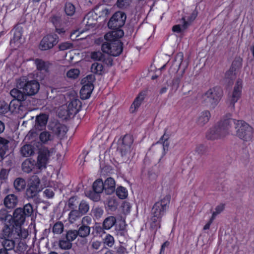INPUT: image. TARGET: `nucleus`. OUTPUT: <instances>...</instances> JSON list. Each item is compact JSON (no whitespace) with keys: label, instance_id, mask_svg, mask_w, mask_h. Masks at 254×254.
<instances>
[{"label":"nucleus","instance_id":"nucleus-47","mask_svg":"<svg viewBox=\"0 0 254 254\" xmlns=\"http://www.w3.org/2000/svg\"><path fill=\"white\" fill-rule=\"evenodd\" d=\"M78 236L77 230H69L66 233L65 239H67L71 243Z\"/></svg>","mask_w":254,"mask_h":254},{"label":"nucleus","instance_id":"nucleus-27","mask_svg":"<svg viewBox=\"0 0 254 254\" xmlns=\"http://www.w3.org/2000/svg\"><path fill=\"white\" fill-rule=\"evenodd\" d=\"M13 239L1 238V244L2 249L6 250L7 252L13 250L15 247V242Z\"/></svg>","mask_w":254,"mask_h":254},{"label":"nucleus","instance_id":"nucleus-24","mask_svg":"<svg viewBox=\"0 0 254 254\" xmlns=\"http://www.w3.org/2000/svg\"><path fill=\"white\" fill-rule=\"evenodd\" d=\"M35 64L38 70L44 73H48L49 72L51 64L48 62L36 59L35 60Z\"/></svg>","mask_w":254,"mask_h":254},{"label":"nucleus","instance_id":"nucleus-44","mask_svg":"<svg viewBox=\"0 0 254 254\" xmlns=\"http://www.w3.org/2000/svg\"><path fill=\"white\" fill-rule=\"evenodd\" d=\"M22 210L23 211V213L26 217L30 216L33 213V208L32 204L28 203L24 205L23 208H22Z\"/></svg>","mask_w":254,"mask_h":254},{"label":"nucleus","instance_id":"nucleus-59","mask_svg":"<svg viewBox=\"0 0 254 254\" xmlns=\"http://www.w3.org/2000/svg\"><path fill=\"white\" fill-rule=\"evenodd\" d=\"M59 49L61 51H64L73 48V45L69 42H64L60 44L59 46Z\"/></svg>","mask_w":254,"mask_h":254},{"label":"nucleus","instance_id":"nucleus-34","mask_svg":"<svg viewBox=\"0 0 254 254\" xmlns=\"http://www.w3.org/2000/svg\"><path fill=\"white\" fill-rule=\"evenodd\" d=\"M13 185L15 189L18 191H20L25 189L26 182L23 179L18 178L14 181Z\"/></svg>","mask_w":254,"mask_h":254},{"label":"nucleus","instance_id":"nucleus-2","mask_svg":"<svg viewBox=\"0 0 254 254\" xmlns=\"http://www.w3.org/2000/svg\"><path fill=\"white\" fill-rule=\"evenodd\" d=\"M170 196L166 195L160 200L156 202L151 210V217L149 221L150 228L156 231L160 228L161 220L162 216L168 208L170 203Z\"/></svg>","mask_w":254,"mask_h":254},{"label":"nucleus","instance_id":"nucleus-51","mask_svg":"<svg viewBox=\"0 0 254 254\" xmlns=\"http://www.w3.org/2000/svg\"><path fill=\"white\" fill-rule=\"evenodd\" d=\"M78 204V201L77 200V197L76 196H73L70 197L69 199L67 205L69 208L73 210L76 208Z\"/></svg>","mask_w":254,"mask_h":254},{"label":"nucleus","instance_id":"nucleus-49","mask_svg":"<svg viewBox=\"0 0 254 254\" xmlns=\"http://www.w3.org/2000/svg\"><path fill=\"white\" fill-rule=\"evenodd\" d=\"M92 213L94 217L96 219H98L102 217L104 213L103 209L99 207H96L94 208L92 210Z\"/></svg>","mask_w":254,"mask_h":254},{"label":"nucleus","instance_id":"nucleus-64","mask_svg":"<svg viewBox=\"0 0 254 254\" xmlns=\"http://www.w3.org/2000/svg\"><path fill=\"white\" fill-rule=\"evenodd\" d=\"M8 171L5 169H2L0 172V179L4 180L7 178Z\"/></svg>","mask_w":254,"mask_h":254},{"label":"nucleus","instance_id":"nucleus-40","mask_svg":"<svg viewBox=\"0 0 254 254\" xmlns=\"http://www.w3.org/2000/svg\"><path fill=\"white\" fill-rule=\"evenodd\" d=\"M59 246L62 250H69L72 247V243L65 238L60 240Z\"/></svg>","mask_w":254,"mask_h":254},{"label":"nucleus","instance_id":"nucleus-58","mask_svg":"<svg viewBox=\"0 0 254 254\" xmlns=\"http://www.w3.org/2000/svg\"><path fill=\"white\" fill-rule=\"evenodd\" d=\"M21 36L22 34L20 30H14L13 38L10 40V44H12V42L15 43V42L19 40L20 39Z\"/></svg>","mask_w":254,"mask_h":254},{"label":"nucleus","instance_id":"nucleus-60","mask_svg":"<svg viewBox=\"0 0 254 254\" xmlns=\"http://www.w3.org/2000/svg\"><path fill=\"white\" fill-rule=\"evenodd\" d=\"M51 21L55 26V27H57L61 25V17L58 16L54 15L51 18Z\"/></svg>","mask_w":254,"mask_h":254},{"label":"nucleus","instance_id":"nucleus-4","mask_svg":"<svg viewBox=\"0 0 254 254\" xmlns=\"http://www.w3.org/2000/svg\"><path fill=\"white\" fill-rule=\"evenodd\" d=\"M9 224L5 225L2 230L1 238L14 239H24L28 235V231L25 229H20L9 221Z\"/></svg>","mask_w":254,"mask_h":254},{"label":"nucleus","instance_id":"nucleus-46","mask_svg":"<svg viewBox=\"0 0 254 254\" xmlns=\"http://www.w3.org/2000/svg\"><path fill=\"white\" fill-rule=\"evenodd\" d=\"M107 205L110 210H114L117 208L118 202L114 197H110L108 199Z\"/></svg>","mask_w":254,"mask_h":254},{"label":"nucleus","instance_id":"nucleus-50","mask_svg":"<svg viewBox=\"0 0 254 254\" xmlns=\"http://www.w3.org/2000/svg\"><path fill=\"white\" fill-rule=\"evenodd\" d=\"M80 71L78 69L73 68L68 70L66 73V76L68 78L75 79L79 75Z\"/></svg>","mask_w":254,"mask_h":254},{"label":"nucleus","instance_id":"nucleus-13","mask_svg":"<svg viewBox=\"0 0 254 254\" xmlns=\"http://www.w3.org/2000/svg\"><path fill=\"white\" fill-rule=\"evenodd\" d=\"M23 212V211L22 210V208L19 207L16 208L13 213V216L11 219L9 220L11 223L20 229H22L21 226L24 224L26 217Z\"/></svg>","mask_w":254,"mask_h":254},{"label":"nucleus","instance_id":"nucleus-7","mask_svg":"<svg viewBox=\"0 0 254 254\" xmlns=\"http://www.w3.org/2000/svg\"><path fill=\"white\" fill-rule=\"evenodd\" d=\"M101 49L105 53L114 57L118 56L122 52V43L119 40L107 41L102 44Z\"/></svg>","mask_w":254,"mask_h":254},{"label":"nucleus","instance_id":"nucleus-8","mask_svg":"<svg viewBox=\"0 0 254 254\" xmlns=\"http://www.w3.org/2000/svg\"><path fill=\"white\" fill-rule=\"evenodd\" d=\"M243 88V81L241 79H239L232 93L228 95V107L231 110L235 108V104L237 102L241 96L242 90Z\"/></svg>","mask_w":254,"mask_h":254},{"label":"nucleus","instance_id":"nucleus-61","mask_svg":"<svg viewBox=\"0 0 254 254\" xmlns=\"http://www.w3.org/2000/svg\"><path fill=\"white\" fill-rule=\"evenodd\" d=\"M92 223V218L90 216H84L81 221V225L83 226H89Z\"/></svg>","mask_w":254,"mask_h":254},{"label":"nucleus","instance_id":"nucleus-53","mask_svg":"<svg viewBox=\"0 0 254 254\" xmlns=\"http://www.w3.org/2000/svg\"><path fill=\"white\" fill-rule=\"evenodd\" d=\"M16 100H12L8 105L9 111L11 112H16V110L19 108V104L18 102L19 101H18L17 99Z\"/></svg>","mask_w":254,"mask_h":254},{"label":"nucleus","instance_id":"nucleus-43","mask_svg":"<svg viewBox=\"0 0 254 254\" xmlns=\"http://www.w3.org/2000/svg\"><path fill=\"white\" fill-rule=\"evenodd\" d=\"M40 179L37 176H32L29 182L28 186L30 187H33L34 188H36L37 189H39V185H40Z\"/></svg>","mask_w":254,"mask_h":254},{"label":"nucleus","instance_id":"nucleus-31","mask_svg":"<svg viewBox=\"0 0 254 254\" xmlns=\"http://www.w3.org/2000/svg\"><path fill=\"white\" fill-rule=\"evenodd\" d=\"M116 223V219L114 216H110L107 217L103 223V228L106 230H109Z\"/></svg>","mask_w":254,"mask_h":254},{"label":"nucleus","instance_id":"nucleus-57","mask_svg":"<svg viewBox=\"0 0 254 254\" xmlns=\"http://www.w3.org/2000/svg\"><path fill=\"white\" fill-rule=\"evenodd\" d=\"M45 196L48 198H52L54 196V189L52 188H46L43 191Z\"/></svg>","mask_w":254,"mask_h":254},{"label":"nucleus","instance_id":"nucleus-42","mask_svg":"<svg viewBox=\"0 0 254 254\" xmlns=\"http://www.w3.org/2000/svg\"><path fill=\"white\" fill-rule=\"evenodd\" d=\"M64 226L62 222H57L53 226V232L55 234H61L64 231Z\"/></svg>","mask_w":254,"mask_h":254},{"label":"nucleus","instance_id":"nucleus-45","mask_svg":"<svg viewBox=\"0 0 254 254\" xmlns=\"http://www.w3.org/2000/svg\"><path fill=\"white\" fill-rule=\"evenodd\" d=\"M116 194L121 199H125L127 196V191L123 187H119L116 190Z\"/></svg>","mask_w":254,"mask_h":254},{"label":"nucleus","instance_id":"nucleus-39","mask_svg":"<svg viewBox=\"0 0 254 254\" xmlns=\"http://www.w3.org/2000/svg\"><path fill=\"white\" fill-rule=\"evenodd\" d=\"M91 70L93 73L102 74L103 73V65L100 63H94L91 65Z\"/></svg>","mask_w":254,"mask_h":254},{"label":"nucleus","instance_id":"nucleus-62","mask_svg":"<svg viewBox=\"0 0 254 254\" xmlns=\"http://www.w3.org/2000/svg\"><path fill=\"white\" fill-rule=\"evenodd\" d=\"M95 80V76L94 75L90 74L87 75L85 78L82 80L83 83H91L93 84V82Z\"/></svg>","mask_w":254,"mask_h":254},{"label":"nucleus","instance_id":"nucleus-52","mask_svg":"<svg viewBox=\"0 0 254 254\" xmlns=\"http://www.w3.org/2000/svg\"><path fill=\"white\" fill-rule=\"evenodd\" d=\"M91 58L95 61H101L104 60V56L99 51L93 52L91 54Z\"/></svg>","mask_w":254,"mask_h":254},{"label":"nucleus","instance_id":"nucleus-41","mask_svg":"<svg viewBox=\"0 0 254 254\" xmlns=\"http://www.w3.org/2000/svg\"><path fill=\"white\" fill-rule=\"evenodd\" d=\"M89 210L88 203L85 200H82L78 205V211L82 215L86 214Z\"/></svg>","mask_w":254,"mask_h":254},{"label":"nucleus","instance_id":"nucleus-1","mask_svg":"<svg viewBox=\"0 0 254 254\" xmlns=\"http://www.w3.org/2000/svg\"><path fill=\"white\" fill-rule=\"evenodd\" d=\"M40 84L36 80H29L26 77L20 78L17 81L16 88L10 90V95L18 101H25L29 96L38 93Z\"/></svg>","mask_w":254,"mask_h":254},{"label":"nucleus","instance_id":"nucleus-30","mask_svg":"<svg viewBox=\"0 0 254 254\" xmlns=\"http://www.w3.org/2000/svg\"><path fill=\"white\" fill-rule=\"evenodd\" d=\"M34 153L33 147L31 145H24L20 149V154L24 157H29L33 155Z\"/></svg>","mask_w":254,"mask_h":254},{"label":"nucleus","instance_id":"nucleus-54","mask_svg":"<svg viewBox=\"0 0 254 254\" xmlns=\"http://www.w3.org/2000/svg\"><path fill=\"white\" fill-rule=\"evenodd\" d=\"M131 2V0H118L117 5L120 8L127 7Z\"/></svg>","mask_w":254,"mask_h":254},{"label":"nucleus","instance_id":"nucleus-9","mask_svg":"<svg viewBox=\"0 0 254 254\" xmlns=\"http://www.w3.org/2000/svg\"><path fill=\"white\" fill-rule=\"evenodd\" d=\"M53 153L54 150L53 149L49 150L46 147L41 148L39 150L37 163L39 169L46 168V165L49 161V158Z\"/></svg>","mask_w":254,"mask_h":254},{"label":"nucleus","instance_id":"nucleus-28","mask_svg":"<svg viewBox=\"0 0 254 254\" xmlns=\"http://www.w3.org/2000/svg\"><path fill=\"white\" fill-rule=\"evenodd\" d=\"M198 14V11L195 8L194 9L190 16L187 17V20H186L185 17L182 18V20H183V27L184 28H186L189 26L190 23L193 22L194 19L196 18Z\"/></svg>","mask_w":254,"mask_h":254},{"label":"nucleus","instance_id":"nucleus-16","mask_svg":"<svg viewBox=\"0 0 254 254\" xmlns=\"http://www.w3.org/2000/svg\"><path fill=\"white\" fill-rule=\"evenodd\" d=\"M81 107V102L78 99H74L69 102L67 106L66 112L70 117L76 114Z\"/></svg>","mask_w":254,"mask_h":254},{"label":"nucleus","instance_id":"nucleus-29","mask_svg":"<svg viewBox=\"0 0 254 254\" xmlns=\"http://www.w3.org/2000/svg\"><path fill=\"white\" fill-rule=\"evenodd\" d=\"M236 70V68L235 67V63L233 62L230 69L226 72L225 75L226 79L230 80V81H229V84H231L233 82V81L236 77L235 73Z\"/></svg>","mask_w":254,"mask_h":254},{"label":"nucleus","instance_id":"nucleus-22","mask_svg":"<svg viewBox=\"0 0 254 254\" xmlns=\"http://www.w3.org/2000/svg\"><path fill=\"white\" fill-rule=\"evenodd\" d=\"M17 203V197L13 194L7 195L4 199V204L6 207L9 209L15 207Z\"/></svg>","mask_w":254,"mask_h":254},{"label":"nucleus","instance_id":"nucleus-37","mask_svg":"<svg viewBox=\"0 0 254 254\" xmlns=\"http://www.w3.org/2000/svg\"><path fill=\"white\" fill-rule=\"evenodd\" d=\"M93 189L96 193H101L104 190L103 182L101 180H96L93 184Z\"/></svg>","mask_w":254,"mask_h":254},{"label":"nucleus","instance_id":"nucleus-3","mask_svg":"<svg viewBox=\"0 0 254 254\" xmlns=\"http://www.w3.org/2000/svg\"><path fill=\"white\" fill-rule=\"evenodd\" d=\"M222 95V90L219 87H214L209 89L202 95V102L214 109L218 104Z\"/></svg>","mask_w":254,"mask_h":254},{"label":"nucleus","instance_id":"nucleus-48","mask_svg":"<svg viewBox=\"0 0 254 254\" xmlns=\"http://www.w3.org/2000/svg\"><path fill=\"white\" fill-rule=\"evenodd\" d=\"M64 10L67 15L71 16L74 13L75 8L71 3H66L65 5Z\"/></svg>","mask_w":254,"mask_h":254},{"label":"nucleus","instance_id":"nucleus-36","mask_svg":"<svg viewBox=\"0 0 254 254\" xmlns=\"http://www.w3.org/2000/svg\"><path fill=\"white\" fill-rule=\"evenodd\" d=\"M169 138V134H167L166 130H165L164 135L160 138L159 140L157 141L156 144H162L164 151L168 150L169 143L168 139Z\"/></svg>","mask_w":254,"mask_h":254},{"label":"nucleus","instance_id":"nucleus-5","mask_svg":"<svg viewBox=\"0 0 254 254\" xmlns=\"http://www.w3.org/2000/svg\"><path fill=\"white\" fill-rule=\"evenodd\" d=\"M236 135L244 141H251L253 136V128L243 120H238L235 127Z\"/></svg>","mask_w":254,"mask_h":254},{"label":"nucleus","instance_id":"nucleus-35","mask_svg":"<svg viewBox=\"0 0 254 254\" xmlns=\"http://www.w3.org/2000/svg\"><path fill=\"white\" fill-rule=\"evenodd\" d=\"M81 215L78 210H72L68 214V221L70 223H74L80 219Z\"/></svg>","mask_w":254,"mask_h":254},{"label":"nucleus","instance_id":"nucleus-17","mask_svg":"<svg viewBox=\"0 0 254 254\" xmlns=\"http://www.w3.org/2000/svg\"><path fill=\"white\" fill-rule=\"evenodd\" d=\"M113 31L106 33L104 35V38L106 41H115L119 40L120 38L124 36V31L120 28H113Z\"/></svg>","mask_w":254,"mask_h":254},{"label":"nucleus","instance_id":"nucleus-38","mask_svg":"<svg viewBox=\"0 0 254 254\" xmlns=\"http://www.w3.org/2000/svg\"><path fill=\"white\" fill-rule=\"evenodd\" d=\"M143 101V97L140 93L138 96L136 98L130 107V112H134L140 106Z\"/></svg>","mask_w":254,"mask_h":254},{"label":"nucleus","instance_id":"nucleus-10","mask_svg":"<svg viewBox=\"0 0 254 254\" xmlns=\"http://www.w3.org/2000/svg\"><path fill=\"white\" fill-rule=\"evenodd\" d=\"M126 14L122 11L116 12L110 18L108 25L110 28H120L123 26L126 20Z\"/></svg>","mask_w":254,"mask_h":254},{"label":"nucleus","instance_id":"nucleus-55","mask_svg":"<svg viewBox=\"0 0 254 254\" xmlns=\"http://www.w3.org/2000/svg\"><path fill=\"white\" fill-rule=\"evenodd\" d=\"M104 244H106L109 247H111L114 244V237L110 234H108L106 236L104 239Z\"/></svg>","mask_w":254,"mask_h":254},{"label":"nucleus","instance_id":"nucleus-26","mask_svg":"<svg viewBox=\"0 0 254 254\" xmlns=\"http://www.w3.org/2000/svg\"><path fill=\"white\" fill-rule=\"evenodd\" d=\"M36 165L35 160L27 159L22 163V170L25 173H29L33 170Z\"/></svg>","mask_w":254,"mask_h":254},{"label":"nucleus","instance_id":"nucleus-19","mask_svg":"<svg viewBox=\"0 0 254 254\" xmlns=\"http://www.w3.org/2000/svg\"><path fill=\"white\" fill-rule=\"evenodd\" d=\"M48 120V116L45 114H40L36 117L35 127L37 129L42 130L45 127Z\"/></svg>","mask_w":254,"mask_h":254},{"label":"nucleus","instance_id":"nucleus-56","mask_svg":"<svg viewBox=\"0 0 254 254\" xmlns=\"http://www.w3.org/2000/svg\"><path fill=\"white\" fill-rule=\"evenodd\" d=\"M9 111L8 105L3 101H0V114H4Z\"/></svg>","mask_w":254,"mask_h":254},{"label":"nucleus","instance_id":"nucleus-25","mask_svg":"<svg viewBox=\"0 0 254 254\" xmlns=\"http://www.w3.org/2000/svg\"><path fill=\"white\" fill-rule=\"evenodd\" d=\"M210 117L211 114L209 111H203L199 115L196 123L198 126L202 127L208 122Z\"/></svg>","mask_w":254,"mask_h":254},{"label":"nucleus","instance_id":"nucleus-11","mask_svg":"<svg viewBox=\"0 0 254 254\" xmlns=\"http://www.w3.org/2000/svg\"><path fill=\"white\" fill-rule=\"evenodd\" d=\"M237 121L232 118H226L221 120L218 125L225 137L231 134L234 126H236Z\"/></svg>","mask_w":254,"mask_h":254},{"label":"nucleus","instance_id":"nucleus-32","mask_svg":"<svg viewBox=\"0 0 254 254\" xmlns=\"http://www.w3.org/2000/svg\"><path fill=\"white\" fill-rule=\"evenodd\" d=\"M91 228L89 226L81 225L77 230L78 236L81 238H86L88 237L90 233Z\"/></svg>","mask_w":254,"mask_h":254},{"label":"nucleus","instance_id":"nucleus-21","mask_svg":"<svg viewBox=\"0 0 254 254\" xmlns=\"http://www.w3.org/2000/svg\"><path fill=\"white\" fill-rule=\"evenodd\" d=\"M54 134L47 130H44L39 134V139L43 144H50L54 140Z\"/></svg>","mask_w":254,"mask_h":254},{"label":"nucleus","instance_id":"nucleus-18","mask_svg":"<svg viewBox=\"0 0 254 254\" xmlns=\"http://www.w3.org/2000/svg\"><path fill=\"white\" fill-rule=\"evenodd\" d=\"M94 89V86L91 83H84L80 91V97L82 99H88Z\"/></svg>","mask_w":254,"mask_h":254},{"label":"nucleus","instance_id":"nucleus-6","mask_svg":"<svg viewBox=\"0 0 254 254\" xmlns=\"http://www.w3.org/2000/svg\"><path fill=\"white\" fill-rule=\"evenodd\" d=\"M132 143V137L129 134L125 135L119 139L117 150L123 158H126L128 157Z\"/></svg>","mask_w":254,"mask_h":254},{"label":"nucleus","instance_id":"nucleus-63","mask_svg":"<svg viewBox=\"0 0 254 254\" xmlns=\"http://www.w3.org/2000/svg\"><path fill=\"white\" fill-rule=\"evenodd\" d=\"M8 213L7 211L5 209H0V220H5L7 216Z\"/></svg>","mask_w":254,"mask_h":254},{"label":"nucleus","instance_id":"nucleus-23","mask_svg":"<svg viewBox=\"0 0 254 254\" xmlns=\"http://www.w3.org/2000/svg\"><path fill=\"white\" fill-rule=\"evenodd\" d=\"M104 190L107 194H111L115 190V181L112 178H107L103 183Z\"/></svg>","mask_w":254,"mask_h":254},{"label":"nucleus","instance_id":"nucleus-14","mask_svg":"<svg viewBox=\"0 0 254 254\" xmlns=\"http://www.w3.org/2000/svg\"><path fill=\"white\" fill-rule=\"evenodd\" d=\"M206 137L209 140H215L225 137L218 125L210 128L206 133Z\"/></svg>","mask_w":254,"mask_h":254},{"label":"nucleus","instance_id":"nucleus-12","mask_svg":"<svg viewBox=\"0 0 254 254\" xmlns=\"http://www.w3.org/2000/svg\"><path fill=\"white\" fill-rule=\"evenodd\" d=\"M58 36L56 34H50L45 36L40 43L42 50H47L53 48L58 42Z\"/></svg>","mask_w":254,"mask_h":254},{"label":"nucleus","instance_id":"nucleus-15","mask_svg":"<svg viewBox=\"0 0 254 254\" xmlns=\"http://www.w3.org/2000/svg\"><path fill=\"white\" fill-rule=\"evenodd\" d=\"M50 127L60 138H62L65 135L67 128L66 127L57 122L50 124Z\"/></svg>","mask_w":254,"mask_h":254},{"label":"nucleus","instance_id":"nucleus-33","mask_svg":"<svg viewBox=\"0 0 254 254\" xmlns=\"http://www.w3.org/2000/svg\"><path fill=\"white\" fill-rule=\"evenodd\" d=\"M40 191V189L34 188L32 186H28L26 191V195L28 198H36L38 193Z\"/></svg>","mask_w":254,"mask_h":254},{"label":"nucleus","instance_id":"nucleus-20","mask_svg":"<svg viewBox=\"0 0 254 254\" xmlns=\"http://www.w3.org/2000/svg\"><path fill=\"white\" fill-rule=\"evenodd\" d=\"M96 15L93 12L88 13L83 20V24L86 27V29L94 27L97 23L96 19L94 17Z\"/></svg>","mask_w":254,"mask_h":254}]
</instances>
